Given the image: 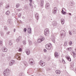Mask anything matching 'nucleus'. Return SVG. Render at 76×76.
<instances>
[{
	"label": "nucleus",
	"mask_w": 76,
	"mask_h": 76,
	"mask_svg": "<svg viewBox=\"0 0 76 76\" xmlns=\"http://www.w3.org/2000/svg\"><path fill=\"white\" fill-rule=\"evenodd\" d=\"M10 70L9 69H7L4 71L3 73V75L5 76H8L10 74Z\"/></svg>",
	"instance_id": "1"
},
{
	"label": "nucleus",
	"mask_w": 76,
	"mask_h": 76,
	"mask_svg": "<svg viewBox=\"0 0 76 76\" xmlns=\"http://www.w3.org/2000/svg\"><path fill=\"white\" fill-rule=\"evenodd\" d=\"M45 47L46 49H47V50H50L51 48V46L50 45L48 44L46 45Z\"/></svg>",
	"instance_id": "2"
},
{
	"label": "nucleus",
	"mask_w": 76,
	"mask_h": 76,
	"mask_svg": "<svg viewBox=\"0 0 76 76\" xmlns=\"http://www.w3.org/2000/svg\"><path fill=\"white\" fill-rule=\"evenodd\" d=\"M33 62L34 59H33V58H31L29 59V63L30 64H31V65H33V64H34Z\"/></svg>",
	"instance_id": "3"
},
{
	"label": "nucleus",
	"mask_w": 76,
	"mask_h": 76,
	"mask_svg": "<svg viewBox=\"0 0 76 76\" xmlns=\"http://www.w3.org/2000/svg\"><path fill=\"white\" fill-rule=\"evenodd\" d=\"M20 56L18 54H16L15 55V57L17 60H20Z\"/></svg>",
	"instance_id": "4"
},
{
	"label": "nucleus",
	"mask_w": 76,
	"mask_h": 76,
	"mask_svg": "<svg viewBox=\"0 0 76 76\" xmlns=\"http://www.w3.org/2000/svg\"><path fill=\"white\" fill-rule=\"evenodd\" d=\"M49 34V30L48 28H47L44 31V34L45 35L47 36V34Z\"/></svg>",
	"instance_id": "5"
},
{
	"label": "nucleus",
	"mask_w": 76,
	"mask_h": 76,
	"mask_svg": "<svg viewBox=\"0 0 76 76\" xmlns=\"http://www.w3.org/2000/svg\"><path fill=\"white\" fill-rule=\"evenodd\" d=\"M39 63L41 66H45V62H43L42 60L40 61Z\"/></svg>",
	"instance_id": "6"
},
{
	"label": "nucleus",
	"mask_w": 76,
	"mask_h": 76,
	"mask_svg": "<svg viewBox=\"0 0 76 76\" xmlns=\"http://www.w3.org/2000/svg\"><path fill=\"white\" fill-rule=\"evenodd\" d=\"M57 7H55L53 10V13H57Z\"/></svg>",
	"instance_id": "7"
},
{
	"label": "nucleus",
	"mask_w": 76,
	"mask_h": 76,
	"mask_svg": "<svg viewBox=\"0 0 76 76\" xmlns=\"http://www.w3.org/2000/svg\"><path fill=\"white\" fill-rule=\"evenodd\" d=\"M2 51L3 52H7V49L6 48L4 47L2 49Z\"/></svg>",
	"instance_id": "8"
},
{
	"label": "nucleus",
	"mask_w": 76,
	"mask_h": 76,
	"mask_svg": "<svg viewBox=\"0 0 76 76\" xmlns=\"http://www.w3.org/2000/svg\"><path fill=\"white\" fill-rule=\"evenodd\" d=\"M15 60H12L11 61H10V62L9 63V65L10 66H12V65H13V64H14V63H15Z\"/></svg>",
	"instance_id": "9"
},
{
	"label": "nucleus",
	"mask_w": 76,
	"mask_h": 76,
	"mask_svg": "<svg viewBox=\"0 0 76 76\" xmlns=\"http://www.w3.org/2000/svg\"><path fill=\"white\" fill-rule=\"evenodd\" d=\"M26 53L27 55L29 56L30 54V50L29 49H27L26 51Z\"/></svg>",
	"instance_id": "10"
},
{
	"label": "nucleus",
	"mask_w": 76,
	"mask_h": 76,
	"mask_svg": "<svg viewBox=\"0 0 76 76\" xmlns=\"http://www.w3.org/2000/svg\"><path fill=\"white\" fill-rule=\"evenodd\" d=\"M61 34H62L63 35H66V32L63 30H62L60 31Z\"/></svg>",
	"instance_id": "11"
},
{
	"label": "nucleus",
	"mask_w": 76,
	"mask_h": 76,
	"mask_svg": "<svg viewBox=\"0 0 76 76\" xmlns=\"http://www.w3.org/2000/svg\"><path fill=\"white\" fill-rule=\"evenodd\" d=\"M44 4V1L43 0H41L40 2V5L42 7H43V5Z\"/></svg>",
	"instance_id": "12"
},
{
	"label": "nucleus",
	"mask_w": 76,
	"mask_h": 76,
	"mask_svg": "<svg viewBox=\"0 0 76 76\" xmlns=\"http://www.w3.org/2000/svg\"><path fill=\"white\" fill-rule=\"evenodd\" d=\"M7 22L9 24H10V25H11V24H12V23L11 19H8L7 20Z\"/></svg>",
	"instance_id": "13"
},
{
	"label": "nucleus",
	"mask_w": 76,
	"mask_h": 76,
	"mask_svg": "<svg viewBox=\"0 0 76 76\" xmlns=\"http://www.w3.org/2000/svg\"><path fill=\"white\" fill-rule=\"evenodd\" d=\"M35 15L37 20H38V18H39L38 14H37V13L36 14H35Z\"/></svg>",
	"instance_id": "14"
},
{
	"label": "nucleus",
	"mask_w": 76,
	"mask_h": 76,
	"mask_svg": "<svg viewBox=\"0 0 76 76\" xmlns=\"http://www.w3.org/2000/svg\"><path fill=\"white\" fill-rule=\"evenodd\" d=\"M61 24L64 25V20L63 19H62L61 20Z\"/></svg>",
	"instance_id": "15"
},
{
	"label": "nucleus",
	"mask_w": 76,
	"mask_h": 76,
	"mask_svg": "<svg viewBox=\"0 0 76 76\" xmlns=\"http://www.w3.org/2000/svg\"><path fill=\"white\" fill-rule=\"evenodd\" d=\"M56 72L57 75H60V71L59 70H57L56 71Z\"/></svg>",
	"instance_id": "16"
},
{
	"label": "nucleus",
	"mask_w": 76,
	"mask_h": 76,
	"mask_svg": "<svg viewBox=\"0 0 76 76\" xmlns=\"http://www.w3.org/2000/svg\"><path fill=\"white\" fill-rule=\"evenodd\" d=\"M55 56L56 57H58V53L57 52H55L54 54Z\"/></svg>",
	"instance_id": "17"
},
{
	"label": "nucleus",
	"mask_w": 76,
	"mask_h": 76,
	"mask_svg": "<svg viewBox=\"0 0 76 76\" xmlns=\"http://www.w3.org/2000/svg\"><path fill=\"white\" fill-rule=\"evenodd\" d=\"M29 1L30 3L29 4V5L31 7H33V5L32 4V0H29Z\"/></svg>",
	"instance_id": "18"
},
{
	"label": "nucleus",
	"mask_w": 76,
	"mask_h": 76,
	"mask_svg": "<svg viewBox=\"0 0 76 76\" xmlns=\"http://www.w3.org/2000/svg\"><path fill=\"white\" fill-rule=\"evenodd\" d=\"M66 35V34H61L60 37L61 38H63L64 36Z\"/></svg>",
	"instance_id": "19"
},
{
	"label": "nucleus",
	"mask_w": 76,
	"mask_h": 76,
	"mask_svg": "<svg viewBox=\"0 0 76 76\" xmlns=\"http://www.w3.org/2000/svg\"><path fill=\"white\" fill-rule=\"evenodd\" d=\"M28 33H31V28H28Z\"/></svg>",
	"instance_id": "20"
},
{
	"label": "nucleus",
	"mask_w": 76,
	"mask_h": 76,
	"mask_svg": "<svg viewBox=\"0 0 76 76\" xmlns=\"http://www.w3.org/2000/svg\"><path fill=\"white\" fill-rule=\"evenodd\" d=\"M1 36L2 37H4V33L2 31H1L0 32Z\"/></svg>",
	"instance_id": "21"
},
{
	"label": "nucleus",
	"mask_w": 76,
	"mask_h": 76,
	"mask_svg": "<svg viewBox=\"0 0 76 76\" xmlns=\"http://www.w3.org/2000/svg\"><path fill=\"white\" fill-rule=\"evenodd\" d=\"M56 25H57V23L56 21H54L53 22V25L54 26H56Z\"/></svg>",
	"instance_id": "22"
},
{
	"label": "nucleus",
	"mask_w": 76,
	"mask_h": 76,
	"mask_svg": "<svg viewBox=\"0 0 76 76\" xmlns=\"http://www.w3.org/2000/svg\"><path fill=\"white\" fill-rule=\"evenodd\" d=\"M66 58L69 61H71V58H70V57H66Z\"/></svg>",
	"instance_id": "23"
},
{
	"label": "nucleus",
	"mask_w": 76,
	"mask_h": 76,
	"mask_svg": "<svg viewBox=\"0 0 76 76\" xmlns=\"http://www.w3.org/2000/svg\"><path fill=\"white\" fill-rule=\"evenodd\" d=\"M9 14H10V11H7V12H6V14L8 16L9 15Z\"/></svg>",
	"instance_id": "24"
},
{
	"label": "nucleus",
	"mask_w": 76,
	"mask_h": 76,
	"mask_svg": "<svg viewBox=\"0 0 76 76\" xmlns=\"http://www.w3.org/2000/svg\"><path fill=\"white\" fill-rule=\"evenodd\" d=\"M37 42L38 43H41V42H42V41H41V39H38Z\"/></svg>",
	"instance_id": "25"
},
{
	"label": "nucleus",
	"mask_w": 76,
	"mask_h": 76,
	"mask_svg": "<svg viewBox=\"0 0 76 76\" xmlns=\"http://www.w3.org/2000/svg\"><path fill=\"white\" fill-rule=\"evenodd\" d=\"M25 74L23 73L22 72L20 74L19 76H24Z\"/></svg>",
	"instance_id": "26"
},
{
	"label": "nucleus",
	"mask_w": 76,
	"mask_h": 76,
	"mask_svg": "<svg viewBox=\"0 0 76 76\" xmlns=\"http://www.w3.org/2000/svg\"><path fill=\"white\" fill-rule=\"evenodd\" d=\"M49 7V4H47L45 5V7L46 9H47Z\"/></svg>",
	"instance_id": "27"
},
{
	"label": "nucleus",
	"mask_w": 76,
	"mask_h": 76,
	"mask_svg": "<svg viewBox=\"0 0 76 76\" xmlns=\"http://www.w3.org/2000/svg\"><path fill=\"white\" fill-rule=\"evenodd\" d=\"M66 50L68 51H71V50H72V48H68L66 49Z\"/></svg>",
	"instance_id": "28"
},
{
	"label": "nucleus",
	"mask_w": 76,
	"mask_h": 76,
	"mask_svg": "<svg viewBox=\"0 0 76 76\" xmlns=\"http://www.w3.org/2000/svg\"><path fill=\"white\" fill-rule=\"evenodd\" d=\"M20 40L18 38L16 39V42H18V43L20 41Z\"/></svg>",
	"instance_id": "29"
},
{
	"label": "nucleus",
	"mask_w": 76,
	"mask_h": 76,
	"mask_svg": "<svg viewBox=\"0 0 76 76\" xmlns=\"http://www.w3.org/2000/svg\"><path fill=\"white\" fill-rule=\"evenodd\" d=\"M3 45V42L1 40H0V46H1Z\"/></svg>",
	"instance_id": "30"
},
{
	"label": "nucleus",
	"mask_w": 76,
	"mask_h": 76,
	"mask_svg": "<svg viewBox=\"0 0 76 76\" xmlns=\"http://www.w3.org/2000/svg\"><path fill=\"white\" fill-rule=\"evenodd\" d=\"M9 45H12V41L11 40H10L9 41Z\"/></svg>",
	"instance_id": "31"
},
{
	"label": "nucleus",
	"mask_w": 76,
	"mask_h": 76,
	"mask_svg": "<svg viewBox=\"0 0 76 76\" xmlns=\"http://www.w3.org/2000/svg\"><path fill=\"white\" fill-rule=\"evenodd\" d=\"M9 7V5L8 4H7L5 7V8H6V9H8Z\"/></svg>",
	"instance_id": "32"
},
{
	"label": "nucleus",
	"mask_w": 76,
	"mask_h": 76,
	"mask_svg": "<svg viewBox=\"0 0 76 76\" xmlns=\"http://www.w3.org/2000/svg\"><path fill=\"white\" fill-rule=\"evenodd\" d=\"M19 6H20L19 4H17L16 5V7H17V8L19 7Z\"/></svg>",
	"instance_id": "33"
},
{
	"label": "nucleus",
	"mask_w": 76,
	"mask_h": 76,
	"mask_svg": "<svg viewBox=\"0 0 76 76\" xmlns=\"http://www.w3.org/2000/svg\"><path fill=\"white\" fill-rule=\"evenodd\" d=\"M40 39H41V41H43L45 39V38L44 37H42L41 38H40Z\"/></svg>",
	"instance_id": "34"
},
{
	"label": "nucleus",
	"mask_w": 76,
	"mask_h": 76,
	"mask_svg": "<svg viewBox=\"0 0 76 76\" xmlns=\"http://www.w3.org/2000/svg\"><path fill=\"white\" fill-rule=\"evenodd\" d=\"M21 15L22 14H21V13H19L18 15V18H20Z\"/></svg>",
	"instance_id": "35"
},
{
	"label": "nucleus",
	"mask_w": 76,
	"mask_h": 76,
	"mask_svg": "<svg viewBox=\"0 0 76 76\" xmlns=\"http://www.w3.org/2000/svg\"><path fill=\"white\" fill-rule=\"evenodd\" d=\"M69 45H71L72 44V41H70L69 42Z\"/></svg>",
	"instance_id": "36"
},
{
	"label": "nucleus",
	"mask_w": 76,
	"mask_h": 76,
	"mask_svg": "<svg viewBox=\"0 0 76 76\" xmlns=\"http://www.w3.org/2000/svg\"><path fill=\"white\" fill-rule=\"evenodd\" d=\"M23 63L25 66H26V65H27V63L26 62L24 61L23 62Z\"/></svg>",
	"instance_id": "37"
},
{
	"label": "nucleus",
	"mask_w": 76,
	"mask_h": 76,
	"mask_svg": "<svg viewBox=\"0 0 76 76\" xmlns=\"http://www.w3.org/2000/svg\"><path fill=\"white\" fill-rule=\"evenodd\" d=\"M51 38L52 39H53V41H54L55 39L54 38V36H52Z\"/></svg>",
	"instance_id": "38"
},
{
	"label": "nucleus",
	"mask_w": 76,
	"mask_h": 76,
	"mask_svg": "<svg viewBox=\"0 0 76 76\" xmlns=\"http://www.w3.org/2000/svg\"><path fill=\"white\" fill-rule=\"evenodd\" d=\"M18 38V39L20 40H21V39H22V36H19V38Z\"/></svg>",
	"instance_id": "39"
},
{
	"label": "nucleus",
	"mask_w": 76,
	"mask_h": 76,
	"mask_svg": "<svg viewBox=\"0 0 76 76\" xmlns=\"http://www.w3.org/2000/svg\"><path fill=\"white\" fill-rule=\"evenodd\" d=\"M23 45H26V41H23Z\"/></svg>",
	"instance_id": "40"
},
{
	"label": "nucleus",
	"mask_w": 76,
	"mask_h": 76,
	"mask_svg": "<svg viewBox=\"0 0 76 76\" xmlns=\"http://www.w3.org/2000/svg\"><path fill=\"white\" fill-rule=\"evenodd\" d=\"M17 10L18 12H20V11H21V10H22V9H17Z\"/></svg>",
	"instance_id": "41"
},
{
	"label": "nucleus",
	"mask_w": 76,
	"mask_h": 76,
	"mask_svg": "<svg viewBox=\"0 0 76 76\" xmlns=\"http://www.w3.org/2000/svg\"><path fill=\"white\" fill-rule=\"evenodd\" d=\"M7 29V27L6 26H4V30H6Z\"/></svg>",
	"instance_id": "42"
},
{
	"label": "nucleus",
	"mask_w": 76,
	"mask_h": 76,
	"mask_svg": "<svg viewBox=\"0 0 76 76\" xmlns=\"http://www.w3.org/2000/svg\"><path fill=\"white\" fill-rule=\"evenodd\" d=\"M62 13H63V15H65L66 13V12L65 11H64L62 12Z\"/></svg>",
	"instance_id": "43"
},
{
	"label": "nucleus",
	"mask_w": 76,
	"mask_h": 76,
	"mask_svg": "<svg viewBox=\"0 0 76 76\" xmlns=\"http://www.w3.org/2000/svg\"><path fill=\"white\" fill-rule=\"evenodd\" d=\"M69 34L70 35H72V34L71 31H69Z\"/></svg>",
	"instance_id": "44"
},
{
	"label": "nucleus",
	"mask_w": 76,
	"mask_h": 76,
	"mask_svg": "<svg viewBox=\"0 0 76 76\" xmlns=\"http://www.w3.org/2000/svg\"><path fill=\"white\" fill-rule=\"evenodd\" d=\"M26 28H25L24 29V31L25 32H26Z\"/></svg>",
	"instance_id": "45"
},
{
	"label": "nucleus",
	"mask_w": 76,
	"mask_h": 76,
	"mask_svg": "<svg viewBox=\"0 0 76 76\" xmlns=\"http://www.w3.org/2000/svg\"><path fill=\"white\" fill-rule=\"evenodd\" d=\"M22 48H20L19 50H18V51L20 52L22 51Z\"/></svg>",
	"instance_id": "46"
},
{
	"label": "nucleus",
	"mask_w": 76,
	"mask_h": 76,
	"mask_svg": "<svg viewBox=\"0 0 76 76\" xmlns=\"http://www.w3.org/2000/svg\"><path fill=\"white\" fill-rule=\"evenodd\" d=\"M67 42H64V45L66 46V45H67Z\"/></svg>",
	"instance_id": "47"
},
{
	"label": "nucleus",
	"mask_w": 76,
	"mask_h": 76,
	"mask_svg": "<svg viewBox=\"0 0 76 76\" xmlns=\"http://www.w3.org/2000/svg\"><path fill=\"white\" fill-rule=\"evenodd\" d=\"M1 56H3V57H4V56H5V55L4 54V53H2Z\"/></svg>",
	"instance_id": "48"
},
{
	"label": "nucleus",
	"mask_w": 76,
	"mask_h": 76,
	"mask_svg": "<svg viewBox=\"0 0 76 76\" xmlns=\"http://www.w3.org/2000/svg\"><path fill=\"white\" fill-rule=\"evenodd\" d=\"M70 68L71 69V70H73V66H71Z\"/></svg>",
	"instance_id": "49"
},
{
	"label": "nucleus",
	"mask_w": 76,
	"mask_h": 76,
	"mask_svg": "<svg viewBox=\"0 0 76 76\" xmlns=\"http://www.w3.org/2000/svg\"><path fill=\"white\" fill-rule=\"evenodd\" d=\"M9 33H10V31H8L7 32V35H9Z\"/></svg>",
	"instance_id": "50"
},
{
	"label": "nucleus",
	"mask_w": 76,
	"mask_h": 76,
	"mask_svg": "<svg viewBox=\"0 0 76 76\" xmlns=\"http://www.w3.org/2000/svg\"><path fill=\"white\" fill-rule=\"evenodd\" d=\"M29 44L30 45H31V44H32V42H29Z\"/></svg>",
	"instance_id": "51"
},
{
	"label": "nucleus",
	"mask_w": 76,
	"mask_h": 76,
	"mask_svg": "<svg viewBox=\"0 0 76 76\" xmlns=\"http://www.w3.org/2000/svg\"><path fill=\"white\" fill-rule=\"evenodd\" d=\"M44 52H47V50H45V49H44Z\"/></svg>",
	"instance_id": "52"
},
{
	"label": "nucleus",
	"mask_w": 76,
	"mask_h": 76,
	"mask_svg": "<svg viewBox=\"0 0 76 76\" xmlns=\"http://www.w3.org/2000/svg\"><path fill=\"white\" fill-rule=\"evenodd\" d=\"M64 12V10H63V9H62L61 13H62V12Z\"/></svg>",
	"instance_id": "53"
},
{
	"label": "nucleus",
	"mask_w": 76,
	"mask_h": 76,
	"mask_svg": "<svg viewBox=\"0 0 76 76\" xmlns=\"http://www.w3.org/2000/svg\"><path fill=\"white\" fill-rule=\"evenodd\" d=\"M22 18L23 19H25L26 18L24 17H23Z\"/></svg>",
	"instance_id": "54"
},
{
	"label": "nucleus",
	"mask_w": 76,
	"mask_h": 76,
	"mask_svg": "<svg viewBox=\"0 0 76 76\" xmlns=\"http://www.w3.org/2000/svg\"><path fill=\"white\" fill-rule=\"evenodd\" d=\"M16 31V29H14L13 30V31L15 32V31Z\"/></svg>",
	"instance_id": "55"
},
{
	"label": "nucleus",
	"mask_w": 76,
	"mask_h": 76,
	"mask_svg": "<svg viewBox=\"0 0 76 76\" xmlns=\"http://www.w3.org/2000/svg\"><path fill=\"white\" fill-rule=\"evenodd\" d=\"M2 5V3H0V6H1Z\"/></svg>",
	"instance_id": "56"
},
{
	"label": "nucleus",
	"mask_w": 76,
	"mask_h": 76,
	"mask_svg": "<svg viewBox=\"0 0 76 76\" xmlns=\"http://www.w3.org/2000/svg\"><path fill=\"white\" fill-rule=\"evenodd\" d=\"M63 63H64H64H65V61H62Z\"/></svg>",
	"instance_id": "57"
},
{
	"label": "nucleus",
	"mask_w": 76,
	"mask_h": 76,
	"mask_svg": "<svg viewBox=\"0 0 76 76\" xmlns=\"http://www.w3.org/2000/svg\"><path fill=\"white\" fill-rule=\"evenodd\" d=\"M47 70H48V71H50V69H47Z\"/></svg>",
	"instance_id": "58"
},
{
	"label": "nucleus",
	"mask_w": 76,
	"mask_h": 76,
	"mask_svg": "<svg viewBox=\"0 0 76 76\" xmlns=\"http://www.w3.org/2000/svg\"><path fill=\"white\" fill-rule=\"evenodd\" d=\"M71 4H72V5H73V2H71Z\"/></svg>",
	"instance_id": "59"
},
{
	"label": "nucleus",
	"mask_w": 76,
	"mask_h": 76,
	"mask_svg": "<svg viewBox=\"0 0 76 76\" xmlns=\"http://www.w3.org/2000/svg\"><path fill=\"white\" fill-rule=\"evenodd\" d=\"M62 62H63V61H64V59H62Z\"/></svg>",
	"instance_id": "60"
},
{
	"label": "nucleus",
	"mask_w": 76,
	"mask_h": 76,
	"mask_svg": "<svg viewBox=\"0 0 76 76\" xmlns=\"http://www.w3.org/2000/svg\"><path fill=\"white\" fill-rule=\"evenodd\" d=\"M69 15H72V14H71L70 13H69Z\"/></svg>",
	"instance_id": "61"
},
{
	"label": "nucleus",
	"mask_w": 76,
	"mask_h": 76,
	"mask_svg": "<svg viewBox=\"0 0 76 76\" xmlns=\"http://www.w3.org/2000/svg\"><path fill=\"white\" fill-rule=\"evenodd\" d=\"M75 51L76 52V48L75 49Z\"/></svg>",
	"instance_id": "62"
},
{
	"label": "nucleus",
	"mask_w": 76,
	"mask_h": 76,
	"mask_svg": "<svg viewBox=\"0 0 76 76\" xmlns=\"http://www.w3.org/2000/svg\"><path fill=\"white\" fill-rule=\"evenodd\" d=\"M73 32H75V31H73Z\"/></svg>",
	"instance_id": "63"
},
{
	"label": "nucleus",
	"mask_w": 76,
	"mask_h": 76,
	"mask_svg": "<svg viewBox=\"0 0 76 76\" xmlns=\"http://www.w3.org/2000/svg\"><path fill=\"white\" fill-rule=\"evenodd\" d=\"M31 76H33V75H31Z\"/></svg>",
	"instance_id": "64"
}]
</instances>
